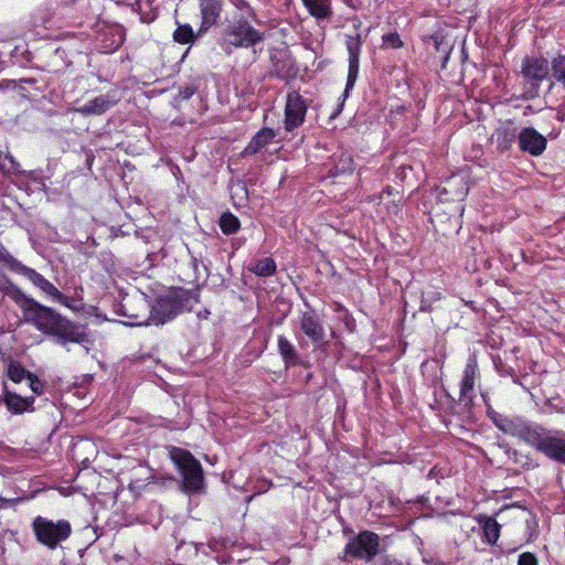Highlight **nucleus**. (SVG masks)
<instances>
[{
  "label": "nucleus",
  "instance_id": "1",
  "mask_svg": "<svg viewBox=\"0 0 565 565\" xmlns=\"http://www.w3.org/2000/svg\"><path fill=\"white\" fill-rule=\"evenodd\" d=\"M199 302L195 291L175 288L170 289L150 305L142 296L137 299H128L121 305L125 315L131 319L130 326L164 324L183 311H190Z\"/></svg>",
  "mask_w": 565,
  "mask_h": 565
},
{
  "label": "nucleus",
  "instance_id": "2",
  "mask_svg": "<svg viewBox=\"0 0 565 565\" xmlns=\"http://www.w3.org/2000/svg\"><path fill=\"white\" fill-rule=\"evenodd\" d=\"M22 309L26 322L42 333L53 337L55 342L61 345L89 342L85 326L71 321L34 299H25Z\"/></svg>",
  "mask_w": 565,
  "mask_h": 565
},
{
  "label": "nucleus",
  "instance_id": "3",
  "mask_svg": "<svg viewBox=\"0 0 565 565\" xmlns=\"http://www.w3.org/2000/svg\"><path fill=\"white\" fill-rule=\"evenodd\" d=\"M170 458L182 476V489L185 493H198L203 488V469L199 460L185 449L172 447Z\"/></svg>",
  "mask_w": 565,
  "mask_h": 565
},
{
  "label": "nucleus",
  "instance_id": "4",
  "mask_svg": "<svg viewBox=\"0 0 565 565\" xmlns=\"http://www.w3.org/2000/svg\"><path fill=\"white\" fill-rule=\"evenodd\" d=\"M32 530L38 542L50 550H55L72 534V526L68 521H53L40 515L33 520Z\"/></svg>",
  "mask_w": 565,
  "mask_h": 565
},
{
  "label": "nucleus",
  "instance_id": "5",
  "mask_svg": "<svg viewBox=\"0 0 565 565\" xmlns=\"http://www.w3.org/2000/svg\"><path fill=\"white\" fill-rule=\"evenodd\" d=\"M492 419L498 429L504 434L520 438L533 448L543 429V426L526 422L520 417H509L497 414Z\"/></svg>",
  "mask_w": 565,
  "mask_h": 565
},
{
  "label": "nucleus",
  "instance_id": "6",
  "mask_svg": "<svg viewBox=\"0 0 565 565\" xmlns=\"http://www.w3.org/2000/svg\"><path fill=\"white\" fill-rule=\"evenodd\" d=\"M550 70V63L544 57L526 56L523 58L521 74L524 79L526 98L537 96L540 84L547 78Z\"/></svg>",
  "mask_w": 565,
  "mask_h": 565
},
{
  "label": "nucleus",
  "instance_id": "7",
  "mask_svg": "<svg viewBox=\"0 0 565 565\" xmlns=\"http://www.w3.org/2000/svg\"><path fill=\"white\" fill-rule=\"evenodd\" d=\"M265 39L264 33L253 28L246 20H238L226 26L222 34L224 45L248 49Z\"/></svg>",
  "mask_w": 565,
  "mask_h": 565
},
{
  "label": "nucleus",
  "instance_id": "8",
  "mask_svg": "<svg viewBox=\"0 0 565 565\" xmlns=\"http://www.w3.org/2000/svg\"><path fill=\"white\" fill-rule=\"evenodd\" d=\"M379 546L380 539L377 534L370 531H362L358 535L351 537L347 543L343 561H371L377 554Z\"/></svg>",
  "mask_w": 565,
  "mask_h": 565
},
{
  "label": "nucleus",
  "instance_id": "9",
  "mask_svg": "<svg viewBox=\"0 0 565 565\" xmlns=\"http://www.w3.org/2000/svg\"><path fill=\"white\" fill-rule=\"evenodd\" d=\"M534 448L548 459L565 466V431L543 427Z\"/></svg>",
  "mask_w": 565,
  "mask_h": 565
},
{
  "label": "nucleus",
  "instance_id": "10",
  "mask_svg": "<svg viewBox=\"0 0 565 565\" xmlns=\"http://www.w3.org/2000/svg\"><path fill=\"white\" fill-rule=\"evenodd\" d=\"M347 50L349 54V68H348V78L347 85L343 93L344 97H348L349 92L354 87L360 68V52L362 46L361 36L356 35H347Z\"/></svg>",
  "mask_w": 565,
  "mask_h": 565
},
{
  "label": "nucleus",
  "instance_id": "11",
  "mask_svg": "<svg viewBox=\"0 0 565 565\" xmlns=\"http://www.w3.org/2000/svg\"><path fill=\"white\" fill-rule=\"evenodd\" d=\"M307 113V106L301 96L296 93H289L287 95V102L285 107V128L288 131L299 127Z\"/></svg>",
  "mask_w": 565,
  "mask_h": 565
},
{
  "label": "nucleus",
  "instance_id": "12",
  "mask_svg": "<svg viewBox=\"0 0 565 565\" xmlns=\"http://www.w3.org/2000/svg\"><path fill=\"white\" fill-rule=\"evenodd\" d=\"M119 102L116 90H109L104 95H98L87 100L82 106L75 108V113L83 116H100L114 107Z\"/></svg>",
  "mask_w": 565,
  "mask_h": 565
},
{
  "label": "nucleus",
  "instance_id": "13",
  "mask_svg": "<svg viewBox=\"0 0 565 565\" xmlns=\"http://www.w3.org/2000/svg\"><path fill=\"white\" fill-rule=\"evenodd\" d=\"M519 147L531 156H541L546 149V138L532 127L523 128L519 136Z\"/></svg>",
  "mask_w": 565,
  "mask_h": 565
},
{
  "label": "nucleus",
  "instance_id": "14",
  "mask_svg": "<svg viewBox=\"0 0 565 565\" xmlns=\"http://www.w3.org/2000/svg\"><path fill=\"white\" fill-rule=\"evenodd\" d=\"M17 273L24 276L44 294L51 296L55 301L65 302L66 296H64L51 281L44 278L36 270L29 268L22 264Z\"/></svg>",
  "mask_w": 565,
  "mask_h": 565
},
{
  "label": "nucleus",
  "instance_id": "15",
  "mask_svg": "<svg viewBox=\"0 0 565 565\" xmlns=\"http://www.w3.org/2000/svg\"><path fill=\"white\" fill-rule=\"evenodd\" d=\"M300 330L316 344H323L326 332L324 328L313 311H306L299 319Z\"/></svg>",
  "mask_w": 565,
  "mask_h": 565
},
{
  "label": "nucleus",
  "instance_id": "16",
  "mask_svg": "<svg viewBox=\"0 0 565 565\" xmlns=\"http://www.w3.org/2000/svg\"><path fill=\"white\" fill-rule=\"evenodd\" d=\"M477 376V361L475 359H470L465 366L462 379L460 382V398L467 403H471L473 399V391L476 386Z\"/></svg>",
  "mask_w": 565,
  "mask_h": 565
},
{
  "label": "nucleus",
  "instance_id": "17",
  "mask_svg": "<svg viewBox=\"0 0 565 565\" xmlns=\"http://www.w3.org/2000/svg\"><path fill=\"white\" fill-rule=\"evenodd\" d=\"M447 185L438 189L437 198L440 201H461L468 193L467 182L462 178H450Z\"/></svg>",
  "mask_w": 565,
  "mask_h": 565
},
{
  "label": "nucleus",
  "instance_id": "18",
  "mask_svg": "<svg viewBox=\"0 0 565 565\" xmlns=\"http://www.w3.org/2000/svg\"><path fill=\"white\" fill-rule=\"evenodd\" d=\"M124 41V28L120 25H110L100 34V49L104 53H113L122 45Z\"/></svg>",
  "mask_w": 565,
  "mask_h": 565
},
{
  "label": "nucleus",
  "instance_id": "19",
  "mask_svg": "<svg viewBox=\"0 0 565 565\" xmlns=\"http://www.w3.org/2000/svg\"><path fill=\"white\" fill-rule=\"evenodd\" d=\"M200 8H201V17H202V23H201V32L206 31L210 29L213 24L216 23L220 12H221V1L220 0H200Z\"/></svg>",
  "mask_w": 565,
  "mask_h": 565
},
{
  "label": "nucleus",
  "instance_id": "20",
  "mask_svg": "<svg viewBox=\"0 0 565 565\" xmlns=\"http://www.w3.org/2000/svg\"><path fill=\"white\" fill-rule=\"evenodd\" d=\"M3 402L12 414L19 415L32 409L34 397H22L15 393L6 392Z\"/></svg>",
  "mask_w": 565,
  "mask_h": 565
},
{
  "label": "nucleus",
  "instance_id": "21",
  "mask_svg": "<svg viewBox=\"0 0 565 565\" xmlns=\"http://www.w3.org/2000/svg\"><path fill=\"white\" fill-rule=\"evenodd\" d=\"M310 15L317 20L329 19L332 15L331 0H301Z\"/></svg>",
  "mask_w": 565,
  "mask_h": 565
},
{
  "label": "nucleus",
  "instance_id": "22",
  "mask_svg": "<svg viewBox=\"0 0 565 565\" xmlns=\"http://www.w3.org/2000/svg\"><path fill=\"white\" fill-rule=\"evenodd\" d=\"M276 134L270 128H263L260 129L249 141L247 147L244 150L245 154H255L257 153L262 148L267 146L273 141Z\"/></svg>",
  "mask_w": 565,
  "mask_h": 565
},
{
  "label": "nucleus",
  "instance_id": "23",
  "mask_svg": "<svg viewBox=\"0 0 565 565\" xmlns=\"http://www.w3.org/2000/svg\"><path fill=\"white\" fill-rule=\"evenodd\" d=\"M249 270L257 276L268 277L275 274L276 263L271 257L260 258L249 267Z\"/></svg>",
  "mask_w": 565,
  "mask_h": 565
},
{
  "label": "nucleus",
  "instance_id": "24",
  "mask_svg": "<svg viewBox=\"0 0 565 565\" xmlns=\"http://www.w3.org/2000/svg\"><path fill=\"white\" fill-rule=\"evenodd\" d=\"M277 343L279 353L282 356L285 363L287 365L296 364L297 353L292 343L284 335L278 337Z\"/></svg>",
  "mask_w": 565,
  "mask_h": 565
},
{
  "label": "nucleus",
  "instance_id": "25",
  "mask_svg": "<svg viewBox=\"0 0 565 565\" xmlns=\"http://www.w3.org/2000/svg\"><path fill=\"white\" fill-rule=\"evenodd\" d=\"M218 224H220L222 232L225 235H231V234L236 233L239 230V225H241L238 218L230 212L224 213L220 217Z\"/></svg>",
  "mask_w": 565,
  "mask_h": 565
},
{
  "label": "nucleus",
  "instance_id": "26",
  "mask_svg": "<svg viewBox=\"0 0 565 565\" xmlns=\"http://www.w3.org/2000/svg\"><path fill=\"white\" fill-rule=\"evenodd\" d=\"M486 541L489 544H494L500 536V525L492 518H487L482 525Z\"/></svg>",
  "mask_w": 565,
  "mask_h": 565
},
{
  "label": "nucleus",
  "instance_id": "27",
  "mask_svg": "<svg viewBox=\"0 0 565 565\" xmlns=\"http://www.w3.org/2000/svg\"><path fill=\"white\" fill-rule=\"evenodd\" d=\"M552 76L565 87V56L559 55L552 61Z\"/></svg>",
  "mask_w": 565,
  "mask_h": 565
},
{
  "label": "nucleus",
  "instance_id": "28",
  "mask_svg": "<svg viewBox=\"0 0 565 565\" xmlns=\"http://www.w3.org/2000/svg\"><path fill=\"white\" fill-rule=\"evenodd\" d=\"M498 146L505 150L509 149L515 139V130L510 127L501 128L497 131Z\"/></svg>",
  "mask_w": 565,
  "mask_h": 565
},
{
  "label": "nucleus",
  "instance_id": "29",
  "mask_svg": "<svg viewBox=\"0 0 565 565\" xmlns=\"http://www.w3.org/2000/svg\"><path fill=\"white\" fill-rule=\"evenodd\" d=\"M173 39L175 42L181 44H188L193 42L194 33L192 28L189 24L179 25L177 30L173 32Z\"/></svg>",
  "mask_w": 565,
  "mask_h": 565
},
{
  "label": "nucleus",
  "instance_id": "30",
  "mask_svg": "<svg viewBox=\"0 0 565 565\" xmlns=\"http://www.w3.org/2000/svg\"><path fill=\"white\" fill-rule=\"evenodd\" d=\"M441 298V292L433 288H428L422 294L420 309L429 311L431 305Z\"/></svg>",
  "mask_w": 565,
  "mask_h": 565
},
{
  "label": "nucleus",
  "instance_id": "31",
  "mask_svg": "<svg viewBox=\"0 0 565 565\" xmlns=\"http://www.w3.org/2000/svg\"><path fill=\"white\" fill-rule=\"evenodd\" d=\"M0 262L3 263L9 269L18 271L22 263L15 259L4 247L0 244Z\"/></svg>",
  "mask_w": 565,
  "mask_h": 565
},
{
  "label": "nucleus",
  "instance_id": "32",
  "mask_svg": "<svg viewBox=\"0 0 565 565\" xmlns=\"http://www.w3.org/2000/svg\"><path fill=\"white\" fill-rule=\"evenodd\" d=\"M0 168L4 172L8 173H21L20 164L17 162V160L13 158L12 154L7 153L3 157V162L0 161Z\"/></svg>",
  "mask_w": 565,
  "mask_h": 565
},
{
  "label": "nucleus",
  "instance_id": "33",
  "mask_svg": "<svg viewBox=\"0 0 565 565\" xmlns=\"http://www.w3.org/2000/svg\"><path fill=\"white\" fill-rule=\"evenodd\" d=\"M28 373L29 372H26L22 366L18 364H10L8 369L9 377L15 383H20L26 379Z\"/></svg>",
  "mask_w": 565,
  "mask_h": 565
},
{
  "label": "nucleus",
  "instance_id": "34",
  "mask_svg": "<svg viewBox=\"0 0 565 565\" xmlns=\"http://www.w3.org/2000/svg\"><path fill=\"white\" fill-rule=\"evenodd\" d=\"M383 43L393 47L399 49L403 46V41L397 33H387L382 36Z\"/></svg>",
  "mask_w": 565,
  "mask_h": 565
},
{
  "label": "nucleus",
  "instance_id": "35",
  "mask_svg": "<svg viewBox=\"0 0 565 565\" xmlns=\"http://www.w3.org/2000/svg\"><path fill=\"white\" fill-rule=\"evenodd\" d=\"M26 379L29 381V386L32 390L33 393L40 395L43 392V384L42 382L32 373L26 374Z\"/></svg>",
  "mask_w": 565,
  "mask_h": 565
},
{
  "label": "nucleus",
  "instance_id": "36",
  "mask_svg": "<svg viewBox=\"0 0 565 565\" xmlns=\"http://www.w3.org/2000/svg\"><path fill=\"white\" fill-rule=\"evenodd\" d=\"M518 565H537V558L533 553L524 552L519 556Z\"/></svg>",
  "mask_w": 565,
  "mask_h": 565
},
{
  "label": "nucleus",
  "instance_id": "37",
  "mask_svg": "<svg viewBox=\"0 0 565 565\" xmlns=\"http://www.w3.org/2000/svg\"><path fill=\"white\" fill-rule=\"evenodd\" d=\"M13 499H6L3 497H0V509L4 508V505L9 502H13Z\"/></svg>",
  "mask_w": 565,
  "mask_h": 565
},
{
  "label": "nucleus",
  "instance_id": "38",
  "mask_svg": "<svg viewBox=\"0 0 565 565\" xmlns=\"http://www.w3.org/2000/svg\"><path fill=\"white\" fill-rule=\"evenodd\" d=\"M60 303H61V305H63V306H65V307H67V308L73 309V306H72V303H71V301H70V298H68V297H66L65 302H60Z\"/></svg>",
  "mask_w": 565,
  "mask_h": 565
},
{
  "label": "nucleus",
  "instance_id": "39",
  "mask_svg": "<svg viewBox=\"0 0 565 565\" xmlns=\"http://www.w3.org/2000/svg\"><path fill=\"white\" fill-rule=\"evenodd\" d=\"M6 285H7V280L3 277L0 276V290L4 289Z\"/></svg>",
  "mask_w": 565,
  "mask_h": 565
},
{
  "label": "nucleus",
  "instance_id": "40",
  "mask_svg": "<svg viewBox=\"0 0 565 565\" xmlns=\"http://www.w3.org/2000/svg\"><path fill=\"white\" fill-rule=\"evenodd\" d=\"M3 157H4V154H2V153L0 152V161H1V162H3Z\"/></svg>",
  "mask_w": 565,
  "mask_h": 565
}]
</instances>
